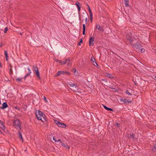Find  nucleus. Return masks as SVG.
I'll list each match as a JSON object with an SVG mask.
<instances>
[{"instance_id":"nucleus-1","label":"nucleus","mask_w":156,"mask_h":156,"mask_svg":"<svg viewBox=\"0 0 156 156\" xmlns=\"http://www.w3.org/2000/svg\"><path fill=\"white\" fill-rule=\"evenodd\" d=\"M134 48L138 52L143 53L145 51V49L142 48V46L139 43H136L133 45Z\"/></svg>"},{"instance_id":"nucleus-2","label":"nucleus","mask_w":156,"mask_h":156,"mask_svg":"<svg viewBox=\"0 0 156 156\" xmlns=\"http://www.w3.org/2000/svg\"><path fill=\"white\" fill-rule=\"evenodd\" d=\"M69 85L71 87V90L73 91L76 92L77 90L76 88L77 87V84L76 83H73L71 82L68 83Z\"/></svg>"},{"instance_id":"nucleus-3","label":"nucleus","mask_w":156,"mask_h":156,"mask_svg":"<svg viewBox=\"0 0 156 156\" xmlns=\"http://www.w3.org/2000/svg\"><path fill=\"white\" fill-rule=\"evenodd\" d=\"M13 125V126H15L16 128L19 127V130H21V125L20 123V121L19 120L17 119L15 120L14 121Z\"/></svg>"},{"instance_id":"nucleus-4","label":"nucleus","mask_w":156,"mask_h":156,"mask_svg":"<svg viewBox=\"0 0 156 156\" xmlns=\"http://www.w3.org/2000/svg\"><path fill=\"white\" fill-rule=\"evenodd\" d=\"M55 123H56L58 126L60 127H62L63 128H65L66 126L65 124L61 122H60L56 120H55Z\"/></svg>"},{"instance_id":"nucleus-5","label":"nucleus","mask_w":156,"mask_h":156,"mask_svg":"<svg viewBox=\"0 0 156 156\" xmlns=\"http://www.w3.org/2000/svg\"><path fill=\"white\" fill-rule=\"evenodd\" d=\"M70 73L66 71H58V72L56 76H59L61 74H62L63 75H69Z\"/></svg>"},{"instance_id":"nucleus-6","label":"nucleus","mask_w":156,"mask_h":156,"mask_svg":"<svg viewBox=\"0 0 156 156\" xmlns=\"http://www.w3.org/2000/svg\"><path fill=\"white\" fill-rule=\"evenodd\" d=\"M43 114H44L40 111H38L37 113H36V115L37 119H41V118H40L42 117V115H43Z\"/></svg>"},{"instance_id":"nucleus-7","label":"nucleus","mask_w":156,"mask_h":156,"mask_svg":"<svg viewBox=\"0 0 156 156\" xmlns=\"http://www.w3.org/2000/svg\"><path fill=\"white\" fill-rule=\"evenodd\" d=\"M33 67L34 68V71L36 72V75H37V76L40 79V74L38 69V68L37 67H35L34 66H33Z\"/></svg>"},{"instance_id":"nucleus-8","label":"nucleus","mask_w":156,"mask_h":156,"mask_svg":"<svg viewBox=\"0 0 156 156\" xmlns=\"http://www.w3.org/2000/svg\"><path fill=\"white\" fill-rule=\"evenodd\" d=\"M70 59L69 58H68L67 59H66L65 61H62V62L61 63L62 64L65 65L66 63H67V65L69 66L70 65L71 63L70 62Z\"/></svg>"},{"instance_id":"nucleus-9","label":"nucleus","mask_w":156,"mask_h":156,"mask_svg":"<svg viewBox=\"0 0 156 156\" xmlns=\"http://www.w3.org/2000/svg\"><path fill=\"white\" fill-rule=\"evenodd\" d=\"M94 37H91L89 39V45L93 46L94 45Z\"/></svg>"},{"instance_id":"nucleus-10","label":"nucleus","mask_w":156,"mask_h":156,"mask_svg":"<svg viewBox=\"0 0 156 156\" xmlns=\"http://www.w3.org/2000/svg\"><path fill=\"white\" fill-rule=\"evenodd\" d=\"M96 28L98 29V30L100 31H104V29H103V27L100 26L99 24H96Z\"/></svg>"},{"instance_id":"nucleus-11","label":"nucleus","mask_w":156,"mask_h":156,"mask_svg":"<svg viewBox=\"0 0 156 156\" xmlns=\"http://www.w3.org/2000/svg\"><path fill=\"white\" fill-rule=\"evenodd\" d=\"M8 107V105L6 102H4L2 104V106L1 107V109H4Z\"/></svg>"},{"instance_id":"nucleus-12","label":"nucleus","mask_w":156,"mask_h":156,"mask_svg":"<svg viewBox=\"0 0 156 156\" xmlns=\"http://www.w3.org/2000/svg\"><path fill=\"white\" fill-rule=\"evenodd\" d=\"M40 118H41V119H38L39 120H41L43 122L46 121V117L44 114H43V115H42V117H41Z\"/></svg>"},{"instance_id":"nucleus-13","label":"nucleus","mask_w":156,"mask_h":156,"mask_svg":"<svg viewBox=\"0 0 156 156\" xmlns=\"http://www.w3.org/2000/svg\"><path fill=\"white\" fill-rule=\"evenodd\" d=\"M61 145L62 146V147L66 148L67 149H69L70 148V147L69 146L66 144H65L63 143L62 142H61Z\"/></svg>"},{"instance_id":"nucleus-14","label":"nucleus","mask_w":156,"mask_h":156,"mask_svg":"<svg viewBox=\"0 0 156 156\" xmlns=\"http://www.w3.org/2000/svg\"><path fill=\"white\" fill-rule=\"evenodd\" d=\"M20 130H18V133H19L18 135H19V138H20L22 140V142H23V139L22 136V135L21 134V133L20 132Z\"/></svg>"},{"instance_id":"nucleus-15","label":"nucleus","mask_w":156,"mask_h":156,"mask_svg":"<svg viewBox=\"0 0 156 156\" xmlns=\"http://www.w3.org/2000/svg\"><path fill=\"white\" fill-rule=\"evenodd\" d=\"M151 150L154 152H156V145L155 144L151 147Z\"/></svg>"},{"instance_id":"nucleus-16","label":"nucleus","mask_w":156,"mask_h":156,"mask_svg":"<svg viewBox=\"0 0 156 156\" xmlns=\"http://www.w3.org/2000/svg\"><path fill=\"white\" fill-rule=\"evenodd\" d=\"M27 69L28 70V71H29L28 73L26 75V76H25V77H24L25 79L26 78L27 76H29L30 75V73H31V71L29 68H27Z\"/></svg>"},{"instance_id":"nucleus-17","label":"nucleus","mask_w":156,"mask_h":156,"mask_svg":"<svg viewBox=\"0 0 156 156\" xmlns=\"http://www.w3.org/2000/svg\"><path fill=\"white\" fill-rule=\"evenodd\" d=\"M83 35L85 34V30H86V26L85 24H83Z\"/></svg>"},{"instance_id":"nucleus-18","label":"nucleus","mask_w":156,"mask_h":156,"mask_svg":"<svg viewBox=\"0 0 156 156\" xmlns=\"http://www.w3.org/2000/svg\"><path fill=\"white\" fill-rule=\"evenodd\" d=\"M4 52H5V57H6V60L7 61H8V58L7 52V51H6V50H5Z\"/></svg>"},{"instance_id":"nucleus-19","label":"nucleus","mask_w":156,"mask_h":156,"mask_svg":"<svg viewBox=\"0 0 156 156\" xmlns=\"http://www.w3.org/2000/svg\"><path fill=\"white\" fill-rule=\"evenodd\" d=\"M124 3L126 6H128L129 5V0H124Z\"/></svg>"},{"instance_id":"nucleus-20","label":"nucleus","mask_w":156,"mask_h":156,"mask_svg":"<svg viewBox=\"0 0 156 156\" xmlns=\"http://www.w3.org/2000/svg\"><path fill=\"white\" fill-rule=\"evenodd\" d=\"M22 78H17L16 80L17 82L20 83L22 82Z\"/></svg>"},{"instance_id":"nucleus-21","label":"nucleus","mask_w":156,"mask_h":156,"mask_svg":"<svg viewBox=\"0 0 156 156\" xmlns=\"http://www.w3.org/2000/svg\"><path fill=\"white\" fill-rule=\"evenodd\" d=\"M87 5L88 6V10H89V12L90 13V15L92 16V11L91 10V9H90V7L89 6L88 4H87Z\"/></svg>"},{"instance_id":"nucleus-22","label":"nucleus","mask_w":156,"mask_h":156,"mask_svg":"<svg viewBox=\"0 0 156 156\" xmlns=\"http://www.w3.org/2000/svg\"><path fill=\"white\" fill-rule=\"evenodd\" d=\"M0 124H1V126H0V127L2 129H5V126H4L3 125L2 122L1 121V120H0Z\"/></svg>"},{"instance_id":"nucleus-23","label":"nucleus","mask_w":156,"mask_h":156,"mask_svg":"<svg viewBox=\"0 0 156 156\" xmlns=\"http://www.w3.org/2000/svg\"><path fill=\"white\" fill-rule=\"evenodd\" d=\"M107 75H106V76L108 77L111 79L113 78V76H112V74H109L108 73H107Z\"/></svg>"},{"instance_id":"nucleus-24","label":"nucleus","mask_w":156,"mask_h":156,"mask_svg":"<svg viewBox=\"0 0 156 156\" xmlns=\"http://www.w3.org/2000/svg\"><path fill=\"white\" fill-rule=\"evenodd\" d=\"M127 39L130 42H132L133 41V39L131 37L129 38L127 37Z\"/></svg>"},{"instance_id":"nucleus-25","label":"nucleus","mask_w":156,"mask_h":156,"mask_svg":"<svg viewBox=\"0 0 156 156\" xmlns=\"http://www.w3.org/2000/svg\"><path fill=\"white\" fill-rule=\"evenodd\" d=\"M91 62H93V63L95 61V59L94 58L93 56H92L91 58Z\"/></svg>"},{"instance_id":"nucleus-26","label":"nucleus","mask_w":156,"mask_h":156,"mask_svg":"<svg viewBox=\"0 0 156 156\" xmlns=\"http://www.w3.org/2000/svg\"><path fill=\"white\" fill-rule=\"evenodd\" d=\"M9 72L10 74L12 75L13 74V72L12 68H10L9 69Z\"/></svg>"},{"instance_id":"nucleus-27","label":"nucleus","mask_w":156,"mask_h":156,"mask_svg":"<svg viewBox=\"0 0 156 156\" xmlns=\"http://www.w3.org/2000/svg\"><path fill=\"white\" fill-rule=\"evenodd\" d=\"M106 110H108V111H113V110L112 109L110 108H108V107H107L106 108Z\"/></svg>"},{"instance_id":"nucleus-28","label":"nucleus","mask_w":156,"mask_h":156,"mask_svg":"<svg viewBox=\"0 0 156 156\" xmlns=\"http://www.w3.org/2000/svg\"><path fill=\"white\" fill-rule=\"evenodd\" d=\"M126 93L128 95H132V94L130 93L128 90H126Z\"/></svg>"},{"instance_id":"nucleus-29","label":"nucleus","mask_w":156,"mask_h":156,"mask_svg":"<svg viewBox=\"0 0 156 156\" xmlns=\"http://www.w3.org/2000/svg\"><path fill=\"white\" fill-rule=\"evenodd\" d=\"M130 136L133 139L134 138V134L133 133L130 134Z\"/></svg>"},{"instance_id":"nucleus-30","label":"nucleus","mask_w":156,"mask_h":156,"mask_svg":"<svg viewBox=\"0 0 156 156\" xmlns=\"http://www.w3.org/2000/svg\"><path fill=\"white\" fill-rule=\"evenodd\" d=\"M93 65L95 66H98V64L96 62H95V61L94 62H93Z\"/></svg>"},{"instance_id":"nucleus-31","label":"nucleus","mask_w":156,"mask_h":156,"mask_svg":"<svg viewBox=\"0 0 156 156\" xmlns=\"http://www.w3.org/2000/svg\"><path fill=\"white\" fill-rule=\"evenodd\" d=\"M80 3L79 2H77L76 3V5L77 8L80 7Z\"/></svg>"},{"instance_id":"nucleus-32","label":"nucleus","mask_w":156,"mask_h":156,"mask_svg":"<svg viewBox=\"0 0 156 156\" xmlns=\"http://www.w3.org/2000/svg\"><path fill=\"white\" fill-rule=\"evenodd\" d=\"M8 27H6L5 29V30L4 31V33H6L8 30Z\"/></svg>"},{"instance_id":"nucleus-33","label":"nucleus","mask_w":156,"mask_h":156,"mask_svg":"<svg viewBox=\"0 0 156 156\" xmlns=\"http://www.w3.org/2000/svg\"><path fill=\"white\" fill-rule=\"evenodd\" d=\"M83 42V40L82 39H81L80 42L78 43V45H80L81 43Z\"/></svg>"},{"instance_id":"nucleus-34","label":"nucleus","mask_w":156,"mask_h":156,"mask_svg":"<svg viewBox=\"0 0 156 156\" xmlns=\"http://www.w3.org/2000/svg\"><path fill=\"white\" fill-rule=\"evenodd\" d=\"M123 101L126 103H127V102H129L128 100L126 99H124V101Z\"/></svg>"},{"instance_id":"nucleus-35","label":"nucleus","mask_w":156,"mask_h":156,"mask_svg":"<svg viewBox=\"0 0 156 156\" xmlns=\"http://www.w3.org/2000/svg\"><path fill=\"white\" fill-rule=\"evenodd\" d=\"M55 61L57 62H59V63H62V62L60 61H59V60L58 59H56L55 60Z\"/></svg>"},{"instance_id":"nucleus-36","label":"nucleus","mask_w":156,"mask_h":156,"mask_svg":"<svg viewBox=\"0 0 156 156\" xmlns=\"http://www.w3.org/2000/svg\"><path fill=\"white\" fill-rule=\"evenodd\" d=\"M53 140L55 142H57V140L55 139L54 137H53Z\"/></svg>"},{"instance_id":"nucleus-37","label":"nucleus","mask_w":156,"mask_h":156,"mask_svg":"<svg viewBox=\"0 0 156 156\" xmlns=\"http://www.w3.org/2000/svg\"><path fill=\"white\" fill-rule=\"evenodd\" d=\"M90 19L91 20V21H92V19H93V15L92 14V16L90 15Z\"/></svg>"},{"instance_id":"nucleus-38","label":"nucleus","mask_w":156,"mask_h":156,"mask_svg":"<svg viewBox=\"0 0 156 156\" xmlns=\"http://www.w3.org/2000/svg\"><path fill=\"white\" fill-rule=\"evenodd\" d=\"M78 11L79 13H80V7H78Z\"/></svg>"},{"instance_id":"nucleus-39","label":"nucleus","mask_w":156,"mask_h":156,"mask_svg":"<svg viewBox=\"0 0 156 156\" xmlns=\"http://www.w3.org/2000/svg\"><path fill=\"white\" fill-rule=\"evenodd\" d=\"M57 142H60V143H61V142H62V141H61V140L60 139H59L58 140H57Z\"/></svg>"},{"instance_id":"nucleus-40","label":"nucleus","mask_w":156,"mask_h":156,"mask_svg":"<svg viewBox=\"0 0 156 156\" xmlns=\"http://www.w3.org/2000/svg\"><path fill=\"white\" fill-rule=\"evenodd\" d=\"M87 20H88V18L87 17L85 19V22H86V23L87 21Z\"/></svg>"},{"instance_id":"nucleus-41","label":"nucleus","mask_w":156,"mask_h":156,"mask_svg":"<svg viewBox=\"0 0 156 156\" xmlns=\"http://www.w3.org/2000/svg\"><path fill=\"white\" fill-rule=\"evenodd\" d=\"M14 108H15V109H18V110H19V108H18V107H17V106H15V107H14Z\"/></svg>"},{"instance_id":"nucleus-42","label":"nucleus","mask_w":156,"mask_h":156,"mask_svg":"<svg viewBox=\"0 0 156 156\" xmlns=\"http://www.w3.org/2000/svg\"><path fill=\"white\" fill-rule=\"evenodd\" d=\"M44 99L46 102H47V101L46 98L45 96L44 97Z\"/></svg>"},{"instance_id":"nucleus-43","label":"nucleus","mask_w":156,"mask_h":156,"mask_svg":"<svg viewBox=\"0 0 156 156\" xmlns=\"http://www.w3.org/2000/svg\"><path fill=\"white\" fill-rule=\"evenodd\" d=\"M116 125L118 127H119L120 124L119 123H116Z\"/></svg>"},{"instance_id":"nucleus-44","label":"nucleus","mask_w":156,"mask_h":156,"mask_svg":"<svg viewBox=\"0 0 156 156\" xmlns=\"http://www.w3.org/2000/svg\"><path fill=\"white\" fill-rule=\"evenodd\" d=\"M9 66L10 67V68H12V66L10 64H9Z\"/></svg>"},{"instance_id":"nucleus-45","label":"nucleus","mask_w":156,"mask_h":156,"mask_svg":"<svg viewBox=\"0 0 156 156\" xmlns=\"http://www.w3.org/2000/svg\"><path fill=\"white\" fill-rule=\"evenodd\" d=\"M103 107H104V108L106 109V108L107 107V106H106L105 105H103Z\"/></svg>"},{"instance_id":"nucleus-46","label":"nucleus","mask_w":156,"mask_h":156,"mask_svg":"<svg viewBox=\"0 0 156 156\" xmlns=\"http://www.w3.org/2000/svg\"><path fill=\"white\" fill-rule=\"evenodd\" d=\"M0 67H2V65L1 63L0 62Z\"/></svg>"},{"instance_id":"nucleus-47","label":"nucleus","mask_w":156,"mask_h":156,"mask_svg":"<svg viewBox=\"0 0 156 156\" xmlns=\"http://www.w3.org/2000/svg\"><path fill=\"white\" fill-rule=\"evenodd\" d=\"M154 79L155 80H156V76H154Z\"/></svg>"},{"instance_id":"nucleus-48","label":"nucleus","mask_w":156,"mask_h":156,"mask_svg":"<svg viewBox=\"0 0 156 156\" xmlns=\"http://www.w3.org/2000/svg\"><path fill=\"white\" fill-rule=\"evenodd\" d=\"M2 133V131H1V130H0V133Z\"/></svg>"},{"instance_id":"nucleus-49","label":"nucleus","mask_w":156,"mask_h":156,"mask_svg":"<svg viewBox=\"0 0 156 156\" xmlns=\"http://www.w3.org/2000/svg\"><path fill=\"white\" fill-rule=\"evenodd\" d=\"M20 35H22V33H20Z\"/></svg>"},{"instance_id":"nucleus-50","label":"nucleus","mask_w":156,"mask_h":156,"mask_svg":"<svg viewBox=\"0 0 156 156\" xmlns=\"http://www.w3.org/2000/svg\"><path fill=\"white\" fill-rule=\"evenodd\" d=\"M102 80H105V79H103Z\"/></svg>"}]
</instances>
